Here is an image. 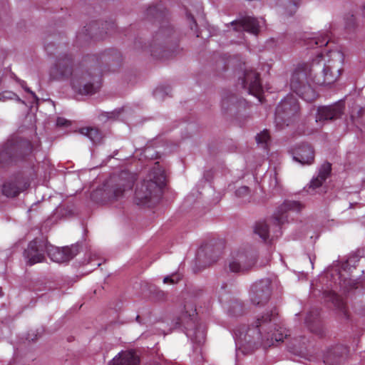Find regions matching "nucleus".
I'll list each match as a JSON object with an SVG mask.
<instances>
[{
  "instance_id": "obj_34",
  "label": "nucleus",
  "mask_w": 365,
  "mask_h": 365,
  "mask_svg": "<svg viewBox=\"0 0 365 365\" xmlns=\"http://www.w3.org/2000/svg\"><path fill=\"white\" fill-rule=\"evenodd\" d=\"M68 124V120L63 118H58L56 120V125L58 126H64Z\"/></svg>"
},
{
  "instance_id": "obj_23",
  "label": "nucleus",
  "mask_w": 365,
  "mask_h": 365,
  "mask_svg": "<svg viewBox=\"0 0 365 365\" xmlns=\"http://www.w3.org/2000/svg\"><path fill=\"white\" fill-rule=\"evenodd\" d=\"M81 133L87 136L94 144L101 143L103 138L98 129L96 128H83Z\"/></svg>"
},
{
  "instance_id": "obj_7",
  "label": "nucleus",
  "mask_w": 365,
  "mask_h": 365,
  "mask_svg": "<svg viewBox=\"0 0 365 365\" xmlns=\"http://www.w3.org/2000/svg\"><path fill=\"white\" fill-rule=\"evenodd\" d=\"M135 175L126 170L113 174L104 185V193L109 201L121 200L131 194Z\"/></svg>"
},
{
  "instance_id": "obj_4",
  "label": "nucleus",
  "mask_w": 365,
  "mask_h": 365,
  "mask_svg": "<svg viewBox=\"0 0 365 365\" xmlns=\"http://www.w3.org/2000/svg\"><path fill=\"white\" fill-rule=\"evenodd\" d=\"M49 74L51 78L66 79L71 77V84L73 91L81 95H91L98 88V81L88 73H83L79 69H73L71 59L63 56L57 59L51 68Z\"/></svg>"
},
{
  "instance_id": "obj_22",
  "label": "nucleus",
  "mask_w": 365,
  "mask_h": 365,
  "mask_svg": "<svg viewBox=\"0 0 365 365\" xmlns=\"http://www.w3.org/2000/svg\"><path fill=\"white\" fill-rule=\"evenodd\" d=\"M15 147L7 143L0 150V163L2 165L9 163L12 161L14 155Z\"/></svg>"
},
{
  "instance_id": "obj_35",
  "label": "nucleus",
  "mask_w": 365,
  "mask_h": 365,
  "mask_svg": "<svg viewBox=\"0 0 365 365\" xmlns=\"http://www.w3.org/2000/svg\"><path fill=\"white\" fill-rule=\"evenodd\" d=\"M24 145L26 148L29 152H31L32 150V145L30 142H24Z\"/></svg>"
},
{
  "instance_id": "obj_37",
  "label": "nucleus",
  "mask_w": 365,
  "mask_h": 365,
  "mask_svg": "<svg viewBox=\"0 0 365 365\" xmlns=\"http://www.w3.org/2000/svg\"><path fill=\"white\" fill-rule=\"evenodd\" d=\"M311 317H312V314H309L306 319H305V323L309 326V324L312 322V320H311Z\"/></svg>"
},
{
  "instance_id": "obj_27",
  "label": "nucleus",
  "mask_w": 365,
  "mask_h": 365,
  "mask_svg": "<svg viewBox=\"0 0 365 365\" xmlns=\"http://www.w3.org/2000/svg\"><path fill=\"white\" fill-rule=\"evenodd\" d=\"M235 195L237 197L242 200V202L250 201V189L247 186H241L235 191Z\"/></svg>"
},
{
  "instance_id": "obj_41",
  "label": "nucleus",
  "mask_w": 365,
  "mask_h": 365,
  "mask_svg": "<svg viewBox=\"0 0 365 365\" xmlns=\"http://www.w3.org/2000/svg\"><path fill=\"white\" fill-rule=\"evenodd\" d=\"M36 338V335L35 337H31L30 334H29V337L27 338L29 340L34 341Z\"/></svg>"
},
{
  "instance_id": "obj_18",
  "label": "nucleus",
  "mask_w": 365,
  "mask_h": 365,
  "mask_svg": "<svg viewBox=\"0 0 365 365\" xmlns=\"http://www.w3.org/2000/svg\"><path fill=\"white\" fill-rule=\"evenodd\" d=\"M139 357L133 351H121L115 356L108 365H138Z\"/></svg>"
},
{
  "instance_id": "obj_17",
  "label": "nucleus",
  "mask_w": 365,
  "mask_h": 365,
  "mask_svg": "<svg viewBox=\"0 0 365 365\" xmlns=\"http://www.w3.org/2000/svg\"><path fill=\"white\" fill-rule=\"evenodd\" d=\"M293 160L302 165H311L314 160V153L308 144H303L292 150Z\"/></svg>"
},
{
  "instance_id": "obj_2",
  "label": "nucleus",
  "mask_w": 365,
  "mask_h": 365,
  "mask_svg": "<svg viewBox=\"0 0 365 365\" xmlns=\"http://www.w3.org/2000/svg\"><path fill=\"white\" fill-rule=\"evenodd\" d=\"M276 309L257 317L249 326L240 325L233 330L236 355L248 354L258 347L264 349L283 341L287 330L279 327Z\"/></svg>"
},
{
  "instance_id": "obj_24",
  "label": "nucleus",
  "mask_w": 365,
  "mask_h": 365,
  "mask_svg": "<svg viewBox=\"0 0 365 365\" xmlns=\"http://www.w3.org/2000/svg\"><path fill=\"white\" fill-rule=\"evenodd\" d=\"M270 225L266 222H258L255 226V232L263 240H267L269 237Z\"/></svg>"
},
{
  "instance_id": "obj_21",
  "label": "nucleus",
  "mask_w": 365,
  "mask_h": 365,
  "mask_svg": "<svg viewBox=\"0 0 365 365\" xmlns=\"http://www.w3.org/2000/svg\"><path fill=\"white\" fill-rule=\"evenodd\" d=\"M186 329L185 334L188 338L191 339L192 343L196 344L197 346H200L204 343L205 340V330L201 326L196 327L195 329H189L185 325H184Z\"/></svg>"
},
{
  "instance_id": "obj_46",
  "label": "nucleus",
  "mask_w": 365,
  "mask_h": 365,
  "mask_svg": "<svg viewBox=\"0 0 365 365\" xmlns=\"http://www.w3.org/2000/svg\"><path fill=\"white\" fill-rule=\"evenodd\" d=\"M309 329H311L312 331H314V330L312 327H309Z\"/></svg>"
},
{
  "instance_id": "obj_32",
  "label": "nucleus",
  "mask_w": 365,
  "mask_h": 365,
  "mask_svg": "<svg viewBox=\"0 0 365 365\" xmlns=\"http://www.w3.org/2000/svg\"><path fill=\"white\" fill-rule=\"evenodd\" d=\"M25 83L23 81L22 82V84H21V86L24 88V89L27 91L29 93L31 94V96H32L33 98V102H37L38 101V97L36 96V94L31 91L29 88H27L26 86H25Z\"/></svg>"
},
{
  "instance_id": "obj_5",
  "label": "nucleus",
  "mask_w": 365,
  "mask_h": 365,
  "mask_svg": "<svg viewBox=\"0 0 365 365\" xmlns=\"http://www.w3.org/2000/svg\"><path fill=\"white\" fill-rule=\"evenodd\" d=\"M47 252L50 259L57 263L68 262L73 259L78 252V245L59 248L45 241L36 240L31 242L24 252V257L30 265L41 262L44 259V254Z\"/></svg>"
},
{
  "instance_id": "obj_1",
  "label": "nucleus",
  "mask_w": 365,
  "mask_h": 365,
  "mask_svg": "<svg viewBox=\"0 0 365 365\" xmlns=\"http://www.w3.org/2000/svg\"><path fill=\"white\" fill-rule=\"evenodd\" d=\"M344 56L341 51L331 50L326 54L317 52L310 64H299L290 78L291 90L306 101H312L317 93L312 83L319 86H329L336 82L342 71Z\"/></svg>"
},
{
  "instance_id": "obj_26",
  "label": "nucleus",
  "mask_w": 365,
  "mask_h": 365,
  "mask_svg": "<svg viewBox=\"0 0 365 365\" xmlns=\"http://www.w3.org/2000/svg\"><path fill=\"white\" fill-rule=\"evenodd\" d=\"M229 313L232 316H238L244 313L242 303L240 301L233 302L229 308Z\"/></svg>"
},
{
  "instance_id": "obj_8",
  "label": "nucleus",
  "mask_w": 365,
  "mask_h": 365,
  "mask_svg": "<svg viewBox=\"0 0 365 365\" xmlns=\"http://www.w3.org/2000/svg\"><path fill=\"white\" fill-rule=\"evenodd\" d=\"M279 287V282L276 277H267L252 284L249 291V299L255 306H263L270 299L274 290Z\"/></svg>"
},
{
  "instance_id": "obj_16",
  "label": "nucleus",
  "mask_w": 365,
  "mask_h": 365,
  "mask_svg": "<svg viewBox=\"0 0 365 365\" xmlns=\"http://www.w3.org/2000/svg\"><path fill=\"white\" fill-rule=\"evenodd\" d=\"M29 185L20 178H15L6 180L1 185V193L7 197H14L26 189Z\"/></svg>"
},
{
  "instance_id": "obj_12",
  "label": "nucleus",
  "mask_w": 365,
  "mask_h": 365,
  "mask_svg": "<svg viewBox=\"0 0 365 365\" xmlns=\"http://www.w3.org/2000/svg\"><path fill=\"white\" fill-rule=\"evenodd\" d=\"M242 86L249 94L255 96L259 101L262 102V86L259 82V74L251 70L245 73L242 79Z\"/></svg>"
},
{
  "instance_id": "obj_30",
  "label": "nucleus",
  "mask_w": 365,
  "mask_h": 365,
  "mask_svg": "<svg viewBox=\"0 0 365 365\" xmlns=\"http://www.w3.org/2000/svg\"><path fill=\"white\" fill-rule=\"evenodd\" d=\"M181 276L179 274H173L170 276H167L164 278V283L175 284L180 281Z\"/></svg>"
},
{
  "instance_id": "obj_14",
  "label": "nucleus",
  "mask_w": 365,
  "mask_h": 365,
  "mask_svg": "<svg viewBox=\"0 0 365 365\" xmlns=\"http://www.w3.org/2000/svg\"><path fill=\"white\" fill-rule=\"evenodd\" d=\"M232 24L236 31H245L252 34H257L259 28L264 24L262 19H257L251 16H245L239 20L234 21Z\"/></svg>"
},
{
  "instance_id": "obj_10",
  "label": "nucleus",
  "mask_w": 365,
  "mask_h": 365,
  "mask_svg": "<svg viewBox=\"0 0 365 365\" xmlns=\"http://www.w3.org/2000/svg\"><path fill=\"white\" fill-rule=\"evenodd\" d=\"M299 104L296 98L287 96L277 106L275 112V123L277 127L282 129L284 125H289L291 119L298 113Z\"/></svg>"
},
{
  "instance_id": "obj_40",
  "label": "nucleus",
  "mask_w": 365,
  "mask_h": 365,
  "mask_svg": "<svg viewBox=\"0 0 365 365\" xmlns=\"http://www.w3.org/2000/svg\"><path fill=\"white\" fill-rule=\"evenodd\" d=\"M351 118L352 120H354V118H356L355 114H354V111L351 112Z\"/></svg>"
},
{
  "instance_id": "obj_20",
  "label": "nucleus",
  "mask_w": 365,
  "mask_h": 365,
  "mask_svg": "<svg viewBox=\"0 0 365 365\" xmlns=\"http://www.w3.org/2000/svg\"><path fill=\"white\" fill-rule=\"evenodd\" d=\"M304 41V46H306L307 48H314V46L317 47L327 46L329 41V38L327 33L322 32L314 37H306Z\"/></svg>"
},
{
  "instance_id": "obj_13",
  "label": "nucleus",
  "mask_w": 365,
  "mask_h": 365,
  "mask_svg": "<svg viewBox=\"0 0 365 365\" xmlns=\"http://www.w3.org/2000/svg\"><path fill=\"white\" fill-rule=\"evenodd\" d=\"M344 108V103L341 101L331 106H320L317 108L316 122L322 125L327 120L337 118L343 113Z\"/></svg>"
},
{
  "instance_id": "obj_29",
  "label": "nucleus",
  "mask_w": 365,
  "mask_h": 365,
  "mask_svg": "<svg viewBox=\"0 0 365 365\" xmlns=\"http://www.w3.org/2000/svg\"><path fill=\"white\" fill-rule=\"evenodd\" d=\"M195 314H196L195 309H192L191 312L189 313L187 311H186V313L182 316V318L179 319L178 321L176 322V326L183 324L184 321L187 319H189L190 321H191L192 323H194L195 322L194 317H195Z\"/></svg>"
},
{
  "instance_id": "obj_42",
  "label": "nucleus",
  "mask_w": 365,
  "mask_h": 365,
  "mask_svg": "<svg viewBox=\"0 0 365 365\" xmlns=\"http://www.w3.org/2000/svg\"><path fill=\"white\" fill-rule=\"evenodd\" d=\"M226 287H227L226 285H225H225H222V286H221L220 289H221V290H223V289H225V288Z\"/></svg>"
},
{
  "instance_id": "obj_31",
  "label": "nucleus",
  "mask_w": 365,
  "mask_h": 365,
  "mask_svg": "<svg viewBox=\"0 0 365 365\" xmlns=\"http://www.w3.org/2000/svg\"><path fill=\"white\" fill-rule=\"evenodd\" d=\"M2 98L4 99H16L17 101H20V98L14 93L11 92H4L2 94Z\"/></svg>"
},
{
  "instance_id": "obj_25",
  "label": "nucleus",
  "mask_w": 365,
  "mask_h": 365,
  "mask_svg": "<svg viewBox=\"0 0 365 365\" xmlns=\"http://www.w3.org/2000/svg\"><path fill=\"white\" fill-rule=\"evenodd\" d=\"M237 101L236 96L232 94L225 96L221 101L222 108L225 110L232 109V107H235Z\"/></svg>"
},
{
  "instance_id": "obj_9",
  "label": "nucleus",
  "mask_w": 365,
  "mask_h": 365,
  "mask_svg": "<svg viewBox=\"0 0 365 365\" xmlns=\"http://www.w3.org/2000/svg\"><path fill=\"white\" fill-rule=\"evenodd\" d=\"M256 261L253 251L245 247L233 250L227 259L230 271L232 272H244L252 267Z\"/></svg>"
},
{
  "instance_id": "obj_33",
  "label": "nucleus",
  "mask_w": 365,
  "mask_h": 365,
  "mask_svg": "<svg viewBox=\"0 0 365 365\" xmlns=\"http://www.w3.org/2000/svg\"><path fill=\"white\" fill-rule=\"evenodd\" d=\"M361 304L360 305L359 309H358L359 314H365V294L363 296L361 299Z\"/></svg>"
},
{
  "instance_id": "obj_43",
  "label": "nucleus",
  "mask_w": 365,
  "mask_h": 365,
  "mask_svg": "<svg viewBox=\"0 0 365 365\" xmlns=\"http://www.w3.org/2000/svg\"><path fill=\"white\" fill-rule=\"evenodd\" d=\"M219 300H220V302H222V299H221V297H219Z\"/></svg>"
},
{
  "instance_id": "obj_15",
  "label": "nucleus",
  "mask_w": 365,
  "mask_h": 365,
  "mask_svg": "<svg viewBox=\"0 0 365 365\" xmlns=\"http://www.w3.org/2000/svg\"><path fill=\"white\" fill-rule=\"evenodd\" d=\"M331 172V164L329 163H324L319 170L318 175L311 180L307 188V192L311 195L319 193L322 190L323 182L327 180Z\"/></svg>"
},
{
  "instance_id": "obj_11",
  "label": "nucleus",
  "mask_w": 365,
  "mask_h": 365,
  "mask_svg": "<svg viewBox=\"0 0 365 365\" xmlns=\"http://www.w3.org/2000/svg\"><path fill=\"white\" fill-rule=\"evenodd\" d=\"M302 208V205L300 202L293 200H286L283 204L279 206L272 219V224L274 226L272 228L274 234L272 237H277L281 235L280 226L287 220V211L293 210L299 212Z\"/></svg>"
},
{
  "instance_id": "obj_3",
  "label": "nucleus",
  "mask_w": 365,
  "mask_h": 365,
  "mask_svg": "<svg viewBox=\"0 0 365 365\" xmlns=\"http://www.w3.org/2000/svg\"><path fill=\"white\" fill-rule=\"evenodd\" d=\"M357 257H351L344 262L334 263L324 273L323 280H326V288L323 291L324 297L331 302L339 309H344V300L336 293L338 288L346 290L351 285L349 278L351 267H355Z\"/></svg>"
},
{
  "instance_id": "obj_28",
  "label": "nucleus",
  "mask_w": 365,
  "mask_h": 365,
  "mask_svg": "<svg viewBox=\"0 0 365 365\" xmlns=\"http://www.w3.org/2000/svg\"><path fill=\"white\" fill-rule=\"evenodd\" d=\"M269 140V134L267 130H264L261 133H258L256 136V141L257 145L262 148H267L268 142Z\"/></svg>"
},
{
  "instance_id": "obj_6",
  "label": "nucleus",
  "mask_w": 365,
  "mask_h": 365,
  "mask_svg": "<svg viewBox=\"0 0 365 365\" xmlns=\"http://www.w3.org/2000/svg\"><path fill=\"white\" fill-rule=\"evenodd\" d=\"M165 174L158 162L149 170L146 178L138 185L135 192L138 205L151 206L158 200L162 187L165 183Z\"/></svg>"
},
{
  "instance_id": "obj_45",
  "label": "nucleus",
  "mask_w": 365,
  "mask_h": 365,
  "mask_svg": "<svg viewBox=\"0 0 365 365\" xmlns=\"http://www.w3.org/2000/svg\"><path fill=\"white\" fill-rule=\"evenodd\" d=\"M96 264L97 266H100V264H100L99 262H97Z\"/></svg>"
},
{
  "instance_id": "obj_39",
  "label": "nucleus",
  "mask_w": 365,
  "mask_h": 365,
  "mask_svg": "<svg viewBox=\"0 0 365 365\" xmlns=\"http://www.w3.org/2000/svg\"><path fill=\"white\" fill-rule=\"evenodd\" d=\"M187 16H188L189 19H190V20L192 21L193 24L195 26L196 24H195V21L193 17L190 16V15H188Z\"/></svg>"
},
{
  "instance_id": "obj_38",
  "label": "nucleus",
  "mask_w": 365,
  "mask_h": 365,
  "mask_svg": "<svg viewBox=\"0 0 365 365\" xmlns=\"http://www.w3.org/2000/svg\"><path fill=\"white\" fill-rule=\"evenodd\" d=\"M356 110L357 113H358L359 115L363 112V108H361V107H356Z\"/></svg>"
},
{
  "instance_id": "obj_44",
  "label": "nucleus",
  "mask_w": 365,
  "mask_h": 365,
  "mask_svg": "<svg viewBox=\"0 0 365 365\" xmlns=\"http://www.w3.org/2000/svg\"><path fill=\"white\" fill-rule=\"evenodd\" d=\"M0 297H1V288L0 287Z\"/></svg>"
},
{
  "instance_id": "obj_36",
  "label": "nucleus",
  "mask_w": 365,
  "mask_h": 365,
  "mask_svg": "<svg viewBox=\"0 0 365 365\" xmlns=\"http://www.w3.org/2000/svg\"><path fill=\"white\" fill-rule=\"evenodd\" d=\"M113 116H114V113H106L102 115L103 118L106 117L108 119L113 118Z\"/></svg>"
},
{
  "instance_id": "obj_19",
  "label": "nucleus",
  "mask_w": 365,
  "mask_h": 365,
  "mask_svg": "<svg viewBox=\"0 0 365 365\" xmlns=\"http://www.w3.org/2000/svg\"><path fill=\"white\" fill-rule=\"evenodd\" d=\"M348 353L347 348L342 345H337L329 349L324 358L325 365H334L338 363L340 358L346 356Z\"/></svg>"
}]
</instances>
